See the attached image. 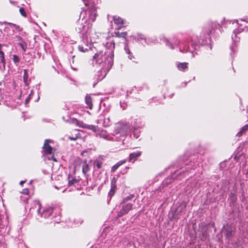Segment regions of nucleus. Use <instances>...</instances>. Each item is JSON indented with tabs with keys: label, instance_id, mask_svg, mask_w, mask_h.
Returning a JSON list of instances; mask_svg holds the SVG:
<instances>
[{
	"label": "nucleus",
	"instance_id": "obj_2",
	"mask_svg": "<svg viewBox=\"0 0 248 248\" xmlns=\"http://www.w3.org/2000/svg\"><path fill=\"white\" fill-rule=\"evenodd\" d=\"M115 43L113 41L106 43L104 49L97 52L93 57V63L97 67V79L102 80L113 64L114 49Z\"/></svg>",
	"mask_w": 248,
	"mask_h": 248
},
{
	"label": "nucleus",
	"instance_id": "obj_23",
	"mask_svg": "<svg viewBox=\"0 0 248 248\" xmlns=\"http://www.w3.org/2000/svg\"><path fill=\"white\" fill-rule=\"evenodd\" d=\"M124 50L125 53L128 54V57L130 60H132L134 58L132 53L130 51L127 46H125Z\"/></svg>",
	"mask_w": 248,
	"mask_h": 248
},
{
	"label": "nucleus",
	"instance_id": "obj_8",
	"mask_svg": "<svg viewBox=\"0 0 248 248\" xmlns=\"http://www.w3.org/2000/svg\"><path fill=\"white\" fill-rule=\"evenodd\" d=\"M96 122L98 124H100L104 127H108L111 124V122L109 118H106L103 116H100V119H98Z\"/></svg>",
	"mask_w": 248,
	"mask_h": 248
},
{
	"label": "nucleus",
	"instance_id": "obj_32",
	"mask_svg": "<svg viewBox=\"0 0 248 248\" xmlns=\"http://www.w3.org/2000/svg\"><path fill=\"white\" fill-rule=\"evenodd\" d=\"M32 93H33V91H31L30 93L29 94L28 96L26 99V100H25V104H27L29 102V100H30V99L31 98V96Z\"/></svg>",
	"mask_w": 248,
	"mask_h": 248
},
{
	"label": "nucleus",
	"instance_id": "obj_13",
	"mask_svg": "<svg viewBox=\"0 0 248 248\" xmlns=\"http://www.w3.org/2000/svg\"><path fill=\"white\" fill-rule=\"evenodd\" d=\"M142 126L143 125L141 124V122L139 121L138 120H135L134 121L133 125L134 128V136L136 138H138L139 136L137 131H138L139 129H140Z\"/></svg>",
	"mask_w": 248,
	"mask_h": 248
},
{
	"label": "nucleus",
	"instance_id": "obj_3",
	"mask_svg": "<svg viewBox=\"0 0 248 248\" xmlns=\"http://www.w3.org/2000/svg\"><path fill=\"white\" fill-rule=\"evenodd\" d=\"M218 26H219V24H217L216 22H212L211 25L204 27L201 34V38L199 40L198 44H195L191 43V46L192 47H194V49H196V47L198 45H200L202 46L207 45L208 47L211 49L212 47L209 44L210 42V34L212 31L210 28L214 29V28H217Z\"/></svg>",
	"mask_w": 248,
	"mask_h": 248
},
{
	"label": "nucleus",
	"instance_id": "obj_5",
	"mask_svg": "<svg viewBox=\"0 0 248 248\" xmlns=\"http://www.w3.org/2000/svg\"><path fill=\"white\" fill-rule=\"evenodd\" d=\"M129 129L128 125L123 123H118L114 126L113 135L116 136L119 134L120 137H124L127 133Z\"/></svg>",
	"mask_w": 248,
	"mask_h": 248
},
{
	"label": "nucleus",
	"instance_id": "obj_38",
	"mask_svg": "<svg viewBox=\"0 0 248 248\" xmlns=\"http://www.w3.org/2000/svg\"><path fill=\"white\" fill-rule=\"evenodd\" d=\"M3 36L4 34H3L2 31L0 30V41L3 39Z\"/></svg>",
	"mask_w": 248,
	"mask_h": 248
},
{
	"label": "nucleus",
	"instance_id": "obj_1",
	"mask_svg": "<svg viewBox=\"0 0 248 248\" xmlns=\"http://www.w3.org/2000/svg\"><path fill=\"white\" fill-rule=\"evenodd\" d=\"M86 6L89 8L80 13V16H83L85 22L84 24L80 25L78 27V31L82 34L83 40L88 43L93 44L97 42L99 36L97 33L92 30V22L94 21L97 16L95 5L98 3V0H82Z\"/></svg>",
	"mask_w": 248,
	"mask_h": 248
},
{
	"label": "nucleus",
	"instance_id": "obj_39",
	"mask_svg": "<svg viewBox=\"0 0 248 248\" xmlns=\"http://www.w3.org/2000/svg\"><path fill=\"white\" fill-rule=\"evenodd\" d=\"M19 45L21 47V48H22L23 51H26V47L25 46V48H24V46H23V45L22 44H21V43H19Z\"/></svg>",
	"mask_w": 248,
	"mask_h": 248
},
{
	"label": "nucleus",
	"instance_id": "obj_29",
	"mask_svg": "<svg viewBox=\"0 0 248 248\" xmlns=\"http://www.w3.org/2000/svg\"><path fill=\"white\" fill-rule=\"evenodd\" d=\"M134 196L133 195H131L130 196H127L126 198H125L123 200V202L125 203L128 201L129 200H131L132 198H133Z\"/></svg>",
	"mask_w": 248,
	"mask_h": 248
},
{
	"label": "nucleus",
	"instance_id": "obj_14",
	"mask_svg": "<svg viewBox=\"0 0 248 248\" xmlns=\"http://www.w3.org/2000/svg\"><path fill=\"white\" fill-rule=\"evenodd\" d=\"M84 44L79 45L78 46V49L79 51L82 52H85L91 48V46H89L88 43L85 40H84Z\"/></svg>",
	"mask_w": 248,
	"mask_h": 248
},
{
	"label": "nucleus",
	"instance_id": "obj_19",
	"mask_svg": "<svg viewBox=\"0 0 248 248\" xmlns=\"http://www.w3.org/2000/svg\"><path fill=\"white\" fill-rule=\"evenodd\" d=\"M100 136L104 139H106L107 140H113V138L110 136L109 135H108L106 134V131L102 130L101 133L100 134Z\"/></svg>",
	"mask_w": 248,
	"mask_h": 248
},
{
	"label": "nucleus",
	"instance_id": "obj_37",
	"mask_svg": "<svg viewBox=\"0 0 248 248\" xmlns=\"http://www.w3.org/2000/svg\"><path fill=\"white\" fill-rule=\"evenodd\" d=\"M78 138V136H75V137H68V139L71 140H77Z\"/></svg>",
	"mask_w": 248,
	"mask_h": 248
},
{
	"label": "nucleus",
	"instance_id": "obj_11",
	"mask_svg": "<svg viewBox=\"0 0 248 248\" xmlns=\"http://www.w3.org/2000/svg\"><path fill=\"white\" fill-rule=\"evenodd\" d=\"M53 209L52 207H47L43 210L42 212H40L39 215L40 217L44 218H49L53 216Z\"/></svg>",
	"mask_w": 248,
	"mask_h": 248
},
{
	"label": "nucleus",
	"instance_id": "obj_44",
	"mask_svg": "<svg viewBox=\"0 0 248 248\" xmlns=\"http://www.w3.org/2000/svg\"><path fill=\"white\" fill-rule=\"evenodd\" d=\"M51 158L55 161H57V160L55 157H54L53 156L51 157Z\"/></svg>",
	"mask_w": 248,
	"mask_h": 248
},
{
	"label": "nucleus",
	"instance_id": "obj_7",
	"mask_svg": "<svg viewBox=\"0 0 248 248\" xmlns=\"http://www.w3.org/2000/svg\"><path fill=\"white\" fill-rule=\"evenodd\" d=\"M133 205L131 203H128L122 205V208L118 214V217H121L128 213L132 208Z\"/></svg>",
	"mask_w": 248,
	"mask_h": 248
},
{
	"label": "nucleus",
	"instance_id": "obj_22",
	"mask_svg": "<svg viewBox=\"0 0 248 248\" xmlns=\"http://www.w3.org/2000/svg\"><path fill=\"white\" fill-rule=\"evenodd\" d=\"M2 45L0 44V60L1 62L2 63L3 66H4L5 64V60L4 58V53L1 50Z\"/></svg>",
	"mask_w": 248,
	"mask_h": 248
},
{
	"label": "nucleus",
	"instance_id": "obj_6",
	"mask_svg": "<svg viewBox=\"0 0 248 248\" xmlns=\"http://www.w3.org/2000/svg\"><path fill=\"white\" fill-rule=\"evenodd\" d=\"M242 19V18L240 19V21L243 22V23H239L238 20L234 21L233 22H232V24H234V23L235 22L236 24H237L239 25V29H235L233 31V34L232 35V39L233 40V41H236V40L234 39V38L236 37L237 33H238L241 32L242 31H244V30H241V29H244L245 25L241 26V24L248 25V24L246 22H245L243 21H242L241 20Z\"/></svg>",
	"mask_w": 248,
	"mask_h": 248
},
{
	"label": "nucleus",
	"instance_id": "obj_9",
	"mask_svg": "<svg viewBox=\"0 0 248 248\" xmlns=\"http://www.w3.org/2000/svg\"><path fill=\"white\" fill-rule=\"evenodd\" d=\"M113 20L114 23L117 26V29L118 30H121L123 27H124L126 26L124 25V22L123 19L117 16H113Z\"/></svg>",
	"mask_w": 248,
	"mask_h": 248
},
{
	"label": "nucleus",
	"instance_id": "obj_21",
	"mask_svg": "<svg viewBox=\"0 0 248 248\" xmlns=\"http://www.w3.org/2000/svg\"><path fill=\"white\" fill-rule=\"evenodd\" d=\"M248 130V124L245 125L243 127H242L240 131H239L237 134L236 136L238 137L241 136L243 133H244L245 132Z\"/></svg>",
	"mask_w": 248,
	"mask_h": 248
},
{
	"label": "nucleus",
	"instance_id": "obj_33",
	"mask_svg": "<svg viewBox=\"0 0 248 248\" xmlns=\"http://www.w3.org/2000/svg\"><path fill=\"white\" fill-rule=\"evenodd\" d=\"M111 186H116V179L113 177L111 180Z\"/></svg>",
	"mask_w": 248,
	"mask_h": 248
},
{
	"label": "nucleus",
	"instance_id": "obj_40",
	"mask_svg": "<svg viewBox=\"0 0 248 248\" xmlns=\"http://www.w3.org/2000/svg\"><path fill=\"white\" fill-rule=\"evenodd\" d=\"M231 49L232 51L233 52H235L236 51V48L235 47V46H234L233 47V46H231Z\"/></svg>",
	"mask_w": 248,
	"mask_h": 248
},
{
	"label": "nucleus",
	"instance_id": "obj_20",
	"mask_svg": "<svg viewBox=\"0 0 248 248\" xmlns=\"http://www.w3.org/2000/svg\"><path fill=\"white\" fill-rule=\"evenodd\" d=\"M85 103L89 108L91 109L93 107L92 100L90 96L87 95L85 97Z\"/></svg>",
	"mask_w": 248,
	"mask_h": 248
},
{
	"label": "nucleus",
	"instance_id": "obj_18",
	"mask_svg": "<svg viewBox=\"0 0 248 248\" xmlns=\"http://www.w3.org/2000/svg\"><path fill=\"white\" fill-rule=\"evenodd\" d=\"M31 209L36 210L38 213H40L41 209V205L40 202L38 201H34L33 202V206Z\"/></svg>",
	"mask_w": 248,
	"mask_h": 248
},
{
	"label": "nucleus",
	"instance_id": "obj_41",
	"mask_svg": "<svg viewBox=\"0 0 248 248\" xmlns=\"http://www.w3.org/2000/svg\"><path fill=\"white\" fill-rule=\"evenodd\" d=\"M116 189V186H111L110 190H114L115 191Z\"/></svg>",
	"mask_w": 248,
	"mask_h": 248
},
{
	"label": "nucleus",
	"instance_id": "obj_28",
	"mask_svg": "<svg viewBox=\"0 0 248 248\" xmlns=\"http://www.w3.org/2000/svg\"><path fill=\"white\" fill-rule=\"evenodd\" d=\"M19 12L20 14L24 17H27L26 12L23 8H20L19 9Z\"/></svg>",
	"mask_w": 248,
	"mask_h": 248
},
{
	"label": "nucleus",
	"instance_id": "obj_10",
	"mask_svg": "<svg viewBox=\"0 0 248 248\" xmlns=\"http://www.w3.org/2000/svg\"><path fill=\"white\" fill-rule=\"evenodd\" d=\"M235 228L233 226L227 225L224 227V231L225 237L229 241L230 239L232 237L233 233L234 232Z\"/></svg>",
	"mask_w": 248,
	"mask_h": 248
},
{
	"label": "nucleus",
	"instance_id": "obj_42",
	"mask_svg": "<svg viewBox=\"0 0 248 248\" xmlns=\"http://www.w3.org/2000/svg\"><path fill=\"white\" fill-rule=\"evenodd\" d=\"M4 23V24H7L10 25L14 26V27L16 26V24H13V23H7V22H5Z\"/></svg>",
	"mask_w": 248,
	"mask_h": 248
},
{
	"label": "nucleus",
	"instance_id": "obj_4",
	"mask_svg": "<svg viewBox=\"0 0 248 248\" xmlns=\"http://www.w3.org/2000/svg\"><path fill=\"white\" fill-rule=\"evenodd\" d=\"M161 40L166 44V45L167 46L169 47L171 49H174L176 46H178L179 47V50L181 52H184L185 50H186L187 51H189L193 53V50H191L189 47L187 48L186 45H185V43H186V41L185 40L183 41L176 40L174 44H173L164 36H162Z\"/></svg>",
	"mask_w": 248,
	"mask_h": 248
},
{
	"label": "nucleus",
	"instance_id": "obj_12",
	"mask_svg": "<svg viewBox=\"0 0 248 248\" xmlns=\"http://www.w3.org/2000/svg\"><path fill=\"white\" fill-rule=\"evenodd\" d=\"M52 142V141L49 139H46L45 140L43 148L44 152L46 154L49 155L51 154L52 148L49 144Z\"/></svg>",
	"mask_w": 248,
	"mask_h": 248
},
{
	"label": "nucleus",
	"instance_id": "obj_31",
	"mask_svg": "<svg viewBox=\"0 0 248 248\" xmlns=\"http://www.w3.org/2000/svg\"><path fill=\"white\" fill-rule=\"evenodd\" d=\"M78 180L76 178H73L72 180L69 181L68 182V185L69 186H72L74 185V184L77 183Z\"/></svg>",
	"mask_w": 248,
	"mask_h": 248
},
{
	"label": "nucleus",
	"instance_id": "obj_34",
	"mask_svg": "<svg viewBox=\"0 0 248 248\" xmlns=\"http://www.w3.org/2000/svg\"><path fill=\"white\" fill-rule=\"evenodd\" d=\"M21 193L28 195L29 193V190L28 188H25L22 190Z\"/></svg>",
	"mask_w": 248,
	"mask_h": 248
},
{
	"label": "nucleus",
	"instance_id": "obj_30",
	"mask_svg": "<svg viewBox=\"0 0 248 248\" xmlns=\"http://www.w3.org/2000/svg\"><path fill=\"white\" fill-rule=\"evenodd\" d=\"M95 165L98 169H100L102 166V162L100 160H96L95 161Z\"/></svg>",
	"mask_w": 248,
	"mask_h": 248
},
{
	"label": "nucleus",
	"instance_id": "obj_15",
	"mask_svg": "<svg viewBox=\"0 0 248 248\" xmlns=\"http://www.w3.org/2000/svg\"><path fill=\"white\" fill-rule=\"evenodd\" d=\"M141 154V152L137 151L136 152H133L131 153L129 156V162H134L136 161L138 157H139Z\"/></svg>",
	"mask_w": 248,
	"mask_h": 248
},
{
	"label": "nucleus",
	"instance_id": "obj_45",
	"mask_svg": "<svg viewBox=\"0 0 248 248\" xmlns=\"http://www.w3.org/2000/svg\"><path fill=\"white\" fill-rule=\"evenodd\" d=\"M129 169V167H126V168H125V171L124 172V173L126 172H127V169Z\"/></svg>",
	"mask_w": 248,
	"mask_h": 248
},
{
	"label": "nucleus",
	"instance_id": "obj_43",
	"mask_svg": "<svg viewBox=\"0 0 248 248\" xmlns=\"http://www.w3.org/2000/svg\"><path fill=\"white\" fill-rule=\"evenodd\" d=\"M25 182V181H21L20 182V184L21 185H22V184H23Z\"/></svg>",
	"mask_w": 248,
	"mask_h": 248
},
{
	"label": "nucleus",
	"instance_id": "obj_35",
	"mask_svg": "<svg viewBox=\"0 0 248 248\" xmlns=\"http://www.w3.org/2000/svg\"><path fill=\"white\" fill-rule=\"evenodd\" d=\"M24 72H25V75H24V79H25V82L26 84H27V78H28V77H27V70H24Z\"/></svg>",
	"mask_w": 248,
	"mask_h": 248
},
{
	"label": "nucleus",
	"instance_id": "obj_16",
	"mask_svg": "<svg viewBox=\"0 0 248 248\" xmlns=\"http://www.w3.org/2000/svg\"><path fill=\"white\" fill-rule=\"evenodd\" d=\"M81 126L83 128L92 130L94 132H97V131H98V126H95L94 125H89V124H82Z\"/></svg>",
	"mask_w": 248,
	"mask_h": 248
},
{
	"label": "nucleus",
	"instance_id": "obj_26",
	"mask_svg": "<svg viewBox=\"0 0 248 248\" xmlns=\"http://www.w3.org/2000/svg\"><path fill=\"white\" fill-rule=\"evenodd\" d=\"M82 172L84 174H86L90 170L89 166L87 163H84L82 166Z\"/></svg>",
	"mask_w": 248,
	"mask_h": 248
},
{
	"label": "nucleus",
	"instance_id": "obj_24",
	"mask_svg": "<svg viewBox=\"0 0 248 248\" xmlns=\"http://www.w3.org/2000/svg\"><path fill=\"white\" fill-rule=\"evenodd\" d=\"M177 68L179 70L183 71L187 68V63H179L177 64Z\"/></svg>",
	"mask_w": 248,
	"mask_h": 248
},
{
	"label": "nucleus",
	"instance_id": "obj_36",
	"mask_svg": "<svg viewBox=\"0 0 248 248\" xmlns=\"http://www.w3.org/2000/svg\"><path fill=\"white\" fill-rule=\"evenodd\" d=\"M115 191H114V190H110V191H109L108 192V195L110 196V197H112V196L114 195V193H115Z\"/></svg>",
	"mask_w": 248,
	"mask_h": 248
},
{
	"label": "nucleus",
	"instance_id": "obj_25",
	"mask_svg": "<svg viewBox=\"0 0 248 248\" xmlns=\"http://www.w3.org/2000/svg\"><path fill=\"white\" fill-rule=\"evenodd\" d=\"M114 33L115 36L117 37H123L125 38L126 36L127 35L126 32H120L119 31H115Z\"/></svg>",
	"mask_w": 248,
	"mask_h": 248
},
{
	"label": "nucleus",
	"instance_id": "obj_27",
	"mask_svg": "<svg viewBox=\"0 0 248 248\" xmlns=\"http://www.w3.org/2000/svg\"><path fill=\"white\" fill-rule=\"evenodd\" d=\"M13 61L17 65L20 61L19 57L16 55H14L13 56Z\"/></svg>",
	"mask_w": 248,
	"mask_h": 248
},
{
	"label": "nucleus",
	"instance_id": "obj_17",
	"mask_svg": "<svg viewBox=\"0 0 248 248\" xmlns=\"http://www.w3.org/2000/svg\"><path fill=\"white\" fill-rule=\"evenodd\" d=\"M126 162V159H124L122 160H120L119 162H118L116 164H115L114 166H113L111 169V171L112 172H114L115 171V170L122 165L124 164Z\"/></svg>",
	"mask_w": 248,
	"mask_h": 248
}]
</instances>
